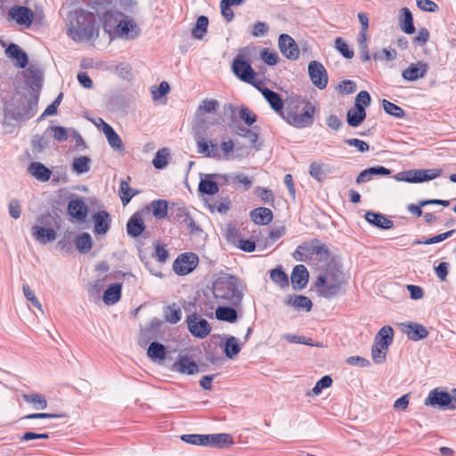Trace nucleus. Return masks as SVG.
Wrapping results in <instances>:
<instances>
[{
	"instance_id": "nucleus-49",
	"label": "nucleus",
	"mask_w": 456,
	"mask_h": 456,
	"mask_svg": "<svg viewBox=\"0 0 456 456\" xmlns=\"http://www.w3.org/2000/svg\"><path fill=\"white\" fill-rule=\"evenodd\" d=\"M50 133L57 142H64L69 137V129L64 126H52L45 130V134Z\"/></svg>"
},
{
	"instance_id": "nucleus-17",
	"label": "nucleus",
	"mask_w": 456,
	"mask_h": 456,
	"mask_svg": "<svg viewBox=\"0 0 456 456\" xmlns=\"http://www.w3.org/2000/svg\"><path fill=\"white\" fill-rule=\"evenodd\" d=\"M401 330L413 341L423 339L428 336V330L419 323L407 322L401 323Z\"/></svg>"
},
{
	"instance_id": "nucleus-30",
	"label": "nucleus",
	"mask_w": 456,
	"mask_h": 456,
	"mask_svg": "<svg viewBox=\"0 0 456 456\" xmlns=\"http://www.w3.org/2000/svg\"><path fill=\"white\" fill-rule=\"evenodd\" d=\"M250 217L255 224L264 225L271 223L273 212L267 208H257L251 211Z\"/></svg>"
},
{
	"instance_id": "nucleus-32",
	"label": "nucleus",
	"mask_w": 456,
	"mask_h": 456,
	"mask_svg": "<svg viewBox=\"0 0 456 456\" xmlns=\"http://www.w3.org/2000/svg\"><path fill=\"white\" fill-rule=\"evenodd\" d=\"M241 350L239 339L233 336H227L224 343V352L227 358H235Z\"/></svg>"
},
{
	"instance_id": "nucleus-3",
	"label": "nucleus",
	"mask_w": 456,
	"mask_h": 456,
	"mask_svg": "<svg viewBox=\"0 0 456 456\" xmlns=\"http://www.w3.org/2000/svg\"><path fill=\"white\" fill-rule=\"evenodd\" d=\"M213 294L219 303L238 305L243 297V287L234 276H221L213 284Z\"/></svg>"
},
{
	"instance_id": "nucleus-22",
	"label": "nucleus",
	"mask_w": 456,
	"mask_h": 456,
	"mask_svg": "<svg viewBox=\"0 0 456 456\" xmlns=\"http://www.w3.org/2000/svg\"><path fill=\"white\" fill-rule=\"evenodd\" d=\"M308 271L303 265H296L291 273V283L295 289H302L308 281Z\"/></svg>"
},
{
	"instance_id": "nucleus-45",
	"label": "nucleus",
	"mask_w": 456,
	"mask_h": 456,
	"mask_svg": "<svg viewBox=\"0 0 456 456\" xmlns=\"http://www.w3.org/2000/svg\"><path fill=\"white\" fill-rule=\"evenodd\" d=\"M90 158L86 156H80L75 158L72 163V170L77 174H84L90 170Z\"/></svg>"
},
{
	"instance_id": "nucleus-37",
	"label": "nucleus",
	"mask_w": 456,
	"mask_h": 456,
	"mask_svg": "<svg viewBox=\"0 0 456 456\" xmlns=\"http://www.w3.org/2000/svg\"><path fill=\"white\" fill-rule=\"evenodd\" d=\"M220 176V175L213 174V175H208V178L201 180L199 184V190L200 192L208 194V195H214L218 192L219 187L218 184L209 178H214Z\"/></svg>"
},
{
	"instance_id": "nucleus-63",
	"label": "nucleus",
	"mask_w": 456,
	"mask_h": 456,
	"mask_svg": "<svg viewBox=\"0 0 456 456\" xmlns=\"http://www.w3.org/2000/svg\"><path fill=\"white\" fill-rule=\"evenodd\" d=\"M396 55L397 54H396L395 50L384 48L379 52H376L373 54V59L380 60V61H382V60L392 61L396 58Z\"/></svg>"
},
{
	"instance_id": "nucleus-55",
	"label": "nucleus",
	"mask_w": 456,
	"mask_h": 456,
	"mask_svg": "<svg viewBox=\"0 0 456 456\" xmlns=\"http://www.w3.org/2000/svg\"><path fill=\"white\" fill-rule=\"evenodd\" d=\"M179 216L182 218L183 224L189 230L190 232L200 231V228L186 210L181 209Z\"/></svg>"
},
{
	"instance_id": "nucleus-47",
	"label": "nucleus",
	"mask_w": 456,
	"mask_h": 456,
	"mask_svg": "<svg viewBox=\"0 0 456 456\" xmlns=\"http://www.w3.org/2000/svg\"><path fill=\"white\" fill-rule=\"evenodd\" d=\"M129 181L130 177H127L126 180H122L120 183L119 197L124 206L127 205L134 195L129 186Z\"/></svg>"
},
{
	"instance_id": "nucleus-4",
	"label": "nucleus",
	"mask_w": 456,
	"mask_h": 456,
	"mask_svg": "<svg viewBox=\"0 0 456 456\" xmlns=\"http://www.w3.org/2000/svg\"><path fill=\"white\" fill-rule=\"evenodd\" d=\"M37 100L21 97L16 104H9L5 107L3 118V126H12V121L20 122L30 118L35 114Z\"/></svg>"
},
{
	"instance_id": "nucleus-46",
	"label": "nucleus",
	"mask_w": 456,
	"mask_h": 456,
	"mask_svg": "<svg viewBox=\"0 0 456 456\" xmlns=\"http://www.w3.org/2000/svg\"><path fill=\"white\" fill-rule=\"evenodd\" d=\"M75 245L81 253L88 252L93 245L91 235L87 232L80 234L77 237Z\"/></svg>"
},
{
	"instance_id": "nucleus-5",
	"label": "nucleus",
	"mask_w": 456,
	"mask_h": 456,
	"mask_svg": "<svg viewBox=\"0 0 456 456\" xmlns=\"http://www.w3.org/2000/svg\"><path fill=\"white\" fill-rule=\"evenodd\" d=\"M314 109L307 103L300 102L296 105H288L281 112L282 118L289 125L303 128L309 126L314 122Z\"/></svg>"
},
{
	"instance_id": "nucleus-14",
	"label": "nucleus",
	"mask_w": 456,
	"mask_h": 456,
	"mask_svg": "<svg viewBox=\"0 0 456 456\" xmlns=\"http://www.w3.org/2000/svg\"><path fill=\"white\" fill-rule=\"evenodd\" d=\"M425 405L439 406L441 408H448L452 410V397L451 393L438 391L433 389L429 392L425 400Z\"/></svg>"
},
{
	"instance_id": "nucleus-20",
	"label": "nucleus",
	"mask_w": 456,
	"mask_h": 456,
	"mask_svg": "<svg viewBox=\"0 0 456 456\" xmlns=\"http://www.w3.org/2000/svg\"><path fill=\"white\" fill-rule=\"evenodd\" d=\"M208 438L206 440L205 446L216 447V448H227L234 444L233 438L229 434H213L206 435Z\"/></svg>"
},
{
	"instance_id": "nucleus-42",
	"label": "nucleus",
	"mask_w": 456,
	"mask_h": 456,
	"mask_svg": "<svg viewBox=\"0 0 456 456\" xmlns=\"http://www.w3.org/2000/svg\"><path fill=\"white\" fill-rule=\"evenodd\" d=\"M208 19L206 16H200L191 30L192 37L196 39H202L208 31Z\"/></svg>"
},
{
	"instance_id": "nucleus-64",
	"label": "nucleus",
	"mask_w": 456,
	"mask_h": 456,
	"mask_svg": "<svg viewBox=\"0 0 456 456\" xmlns=\"http://www.w3.org/2000/svg\"><path fill=\"white\" fill-rule=\"evenodd\" d=\"M370 104V96L367 91H361L355 98V108H365Z\"/></svg>"
},
{
	"instance_id": "nucleus-26",
	"label": "nucleus",
	"mask_w": 456,
	"mask_h": 456,
	"mask_svg": "<svg viewBox=\"0 0 456 456\" xmlns=\"http://www.w3.org/2000/svg\"><path fill=\"white\" fill-rule=\"evenodd\" d=\"M144 223L139 213L134 214L126 224L127 233L132 237H138L144 231Z\"/></svg>"
},
{
	"instance_id": "nucleus-56",
	"label": "nucleus",
	"mask_w": 456,
	"mask_h": 456,
	"mask_svg": "<svg viewBox=\"0 0 456 456\" xmlns=\"http://www.w3.org/2000/svg\"><path fill=\"white\" fill-rule=\"evenodd\" d=\"M309 174L315 180L319 182L322 181L325 176L324 165L318 162H313L309 167Z\"/></svg>"
},
{
	"instance_id": "nucleus-18",
	"label": "nucleus",
	"mask_w": 456,
	"mask_h": 456,
	"mask_svg": "<svg viewBox=\"0 0 456 456\" xmlns=\"http://www.w3.org/2000/svg\"><path fill=\"white\" fill-rule=\"evenodd\" d=\"M125 15L117 11H108L103 13L102 16V23L104 30L111 35L115 31V29L118 27L120 21L123 20Z\"/></svg>"
},
{
	"instance_id": "nucleus-44",
	"label": "nucleus",
	"mask_w": 456,
	"mask_h": 456,
	"mask_svg": "<svg viewBox=\"0 0 456 456\" xmlns=\"http://www.w3.org/2000/svg\"><path fill=\"white\" fill-rule=\"evenodd\" d=\"M169 156L170 152L167 148H162L159 150L152 160L154 167L157 169H162L166 167L168 163Z\"/></svg>"
},
{
	"instance_id": "nucleus-9",
	"label": "nucleus",
	"mask_w": 456,
	"mask_h": 456,
	"mask_svg": "<svg viewBox=\"0 0 456 456\" xmlns=\"http://www.w3.org/2000/svg\"><path fill=\"white\" fill-rule=\"evenodd\" d=\"M50 217V216H41L37 218V222L40 224H36L32 226L31 232L32 236L35 238L37 241L41 244H46L48 242H53L57 238V232L53 228L44 227L43 224H46V218Z\"/></svg>"
},
{
	"instance_id": "nucleus-35",
	"label": "nucleus",
	"mask_w": 456,
	"mask_h": 456,
	"mask_svg": "<svg viewBox=\"0 0 456 456\" xmlns=\"http://www.w3.org/2000/svg\"><path fill=\"white\" fill-rule=\"evenodd\" d=\"M400 28L406 34H412L415 31L413 18L411 11L403 7L400 12Z\"/></svg>"
},
{
	"instance_id": "nucleus-34",
	"label": "nucleus",
	"mask_w": 456,
	"mask_h": 456,
	"mask_svg": "<svg viewBox=\"0 0 456 456\" xmlns=\"http://www.w3.org/2000/svg\"><path fill=\"white\" fill-rule=\"evenodd\" d=\"M22 398L27 403L30 404L34 410H45L47 407V401L41 394H24Z\"/></svg>"
},
{
	"instance_id": "nucleus-60",
	"label": "nucleus",
	"mask_w": 456,
	"mask_h": 456,
	"mask_svg": "<svg viewBox=\"0 0 456 456\" xmlns=\"http://www.w3.org/2000/svg\"><path fill=\"white\" fill-rule=\"evenodd\" d=\"M170 90V86L167 82L162 81L159 86H151V92L152 94L153 100H157L164 95H166Z\"/></svg>"
},
{
	"instance_id": "nucleus-25",
	"label": "nucleus",
	"mask_w": 456,
	"mask_h": 456,
	"mask_svg": "<svg viewBox=\"0 0 456 456\" xmlns=\"http://www.w3.org/2000/svg\"><path fill=\"white\" fill-rule=\"evenodd\" d=\"M28 173L40 182H47L52 171L40 162H32L28 167Z\"/></svg>"
},
{
	"instance_id": "nucleus-19",
	"label": "nucleus",
	"mask_w": 456,
	"mask_h": 456,
	"mask_svg": "<svg viewBox=\"0 0 456 456\" xmlns=\"http://www.w3.org/2000/svg\"><path fill=\"white\" fill-rule=\"evenodd\" d=\"M68 213L77 221L83 222L87 216L88 208L80 199L71 200L68 205Z\"/></svg>"
},
{
	"instance_id": "nucleus-51",
	"label": "nucleus",
	"mask_w": 456,
	"mask_h": 456,
	"mask_svg": "<svg viewBox=\"0 0 456 456\" xmlns=\"http://www.w3.org/2000/svg\"><path fill=\"white\" fill-rule=\"evenodd\" d=\"M332 385V379L330 376H323L319 379L311 392L307 395H319L324 388H328Z\"/></svg>"
},
{
	"instance_id": "nucleus-27",
	"label": "nucleus",
	"mask_w": 456,
	"mask_h": 456,
	"mask_svg": "<svg viewBox=\"0 0 456 456\" xmlns=\"http://www.w3.org/2000/svg\"><path fill=\"white\" fill-rule=\"evenodd\" d=\"M286 304L295 309L310 312L313 303L310 298L305 296L293 295L286 299Z\"/></svg>"
},
{
	"instance_id": "nucleus-33",
	"label": "nucleus",
	"mask_w": 456,
	"mask_h": 456,
	"mask_svg": "<svg viewBox=\"0 0 456 456\" xmlns=\"http://www.w3.org/2000/svg\"><path fill=\"white\" fill-rule=\"evenodd\" d=\"M219 107L220 103L218 101L206 98L199 104L196 114L198 117H201L206 114H215Z\"/></svg>"
},
{
	"instance_id": "nucleus-2",
	"label": "nucleus",
	"mask_w": 456,
	"mask_h": 456,
	"mask_svg": "<svg viewBox=\"0 0 456 456\" xmlns=\"http://www.w3.org/2000/svg\"><path fill=\"white\" fill-rule=\"evenodd\" d=\"M345 283L344 273L336 262L330 261L316 279L315 286L321 297L330 298L337 296Z\"/></svg>"
},
{
	"instance_id": "nucleus-38",
	"label": "nucleus",
	"mask_w": 456,
	"mask_h": 456,
	"mask_svg": "<svg viewBox=\"0 0 456 456\" xmlns=\"http://www.w3.org/2000/svg\"><path fill=\"white\" fill-rule=\"evenodd\" d=\"M394 338V330L391 326L386 325L382 327L377 333L374 342L379 343L384 346L389 347Z\"/></svg>"
},
{
	"instance_id": "nucleus-40",
	"label": "nucleus",
	"mask_w": 456,
	"mask_h": 456,
	"mask_svg": "<svg viewBox=\"0 0 456 456\" xmlns=\"http://www.w3.org/2000/svg\"><path fill=\"white\" fill-rule=\"evenodd\" d=\"M366 117L365 109L355 108L348 110L347 112V123L353 127H356L362 124Z\"/></svg>"
},
{
	"instance_id": "nucleus-11",
	"label": "nucleus",
	"mask_w": 456,
	"mask_h": 456,
	"mask_svg": "<svg viewBox=\"0 0 456 456\" xmlns=\"http://www.w3.org/2000/svg\"><path fill=\"white\" fill-rule=\"evenodd\" d=\"M186 322L189 331L196 338H204L211 331V326L208 322L199 314L189 315Z\"/></svg>"
},
{
	"instance_id": "nucleus-29",
	"label": "nucleus",
	"mask_w": 456,
	"mask_h": 456,
	"mask_svg": "<svg viewBox=\"0 0 456 456\" xmlns=\"http://www.w3.org/2000/svg\"><path fill=\"white\" fill-rule=\"evenodd\" d=\"M365 219L371 224L381 229H390L393 227V222L385 216L368 211L365 214Z\"/></svg>"
},
{
	"instance_id": "nucleus-16",
	"label": "nucleus",
	"mask_w": 456,
	"mask_h": 456,
	"mask_svg": "<svg viewBox=\"0 0 456 456\" xmlns=\"http://www.w3.org/2000/svg\"><path fill=\"white\" fill-rule=\"evenodd\" d=\"M171 370L181 374L193 375L199 372L197 363L188 355H179L171 367Z\"/></svg>"
},
{
	"instance_id": "nucleus-10",
	"label": "nucleus",
	"mask_w": 456,
	"mask_h": 456,
	"mask_svg": "<svg viewBox=\"0 0 456 456\" xmlns=\"http://www.w3.org/2000/svg\"><path fill=\"white\" fill-rule=\"evenodd\" d=\"M140 35V28L136 22L130 17L125 16L118 27L115 29L111 37H118L125 40H133Z\"/></svg>"
},
{
	"instance_id": "nucleus-28",
	"label": "nucleus",
	"mask_w": 456,
	"mask_h": 456,
	"mask_svg": "<svg viewBox=\"0 0 456 456\" xmlns=\"http://www.w3.org/2000/svg\"><path fill=\"white\" fill-rule=\"evenodd\" d=\"M257 88L261 91L264 98L267 101V102L270 104V106L274 111L282 112L283 102L277 93L268 88L262 89L259 86Z\"/></svg>"
},
{
	"instance_id": "nucleus-36",
	"label": "nucleus",
	"mask_w": 456,
	"mask_h": 456,
	"mask_svg": "<svg viewBox=\"0 0 456 456\" xmlns=\"http://www.w3.org/2000/svg\"><path fill=\"white\" fill-rule=\"evenodd\" d=\"M7 54L14 59L20 68H24L28 64L27 54L15 44H11L6 49Z\"/></svg>"
},
{
	"instance_id": "nucleus-31",
	"label": "nucleus",
	"mask_w": 456,
	"mask_h": 456,
	"mask_svg": "<svg viewBox=\"0 0 456 456\" xmlns=\"http://www.w3.org/2000/svg\"><path fill=\"white\" fill-rule=\"evenodd\" d=\"M122 286L119 283H113L110 285L103 294V302L108 305L116 304L121 297Z\"/></svg>"
},
{
	"instance_id": "nucleus-7",
	"label": "nucleus",
	"mask_w": 456,
	"mask_h": 456,
	"mask_svg": "<svg viewBox=\"0 0 456 456\" xmlns=\"http://www.w3.org/2000/svg\"><path fill=\"white\" fill-rule=\"evenodd\" d=\"M232 69L233 73L243 82L253 85L258 87L256 80V73L252 69L251 65L244 61L240 54H238L232 62Z\"/></svg>"
},
{
	"instance_id": "nucleus-6",
	"label": "nucleus",
	"mask_w": 456,
	"mask_h": 456,
	"mask_svg": "<svg viewBox=\"0 0 456 456\" xmlns=\"http://www.w3.org/2000/svg\"><path fill=\"white\" fill-rule=\"evenodd\" d=\"M7 19L23 28H28L34 21L35 12L27 4H16L8 9Z\"/></svg>"
},
{
	"instance_id": "nucleus-48",
	"label": "nucleus",
	"mask_w": 456,
	"mask_h": 456,
	"mask_svg": "<svg viewBox=\"0 0 456 456\" xmlns=\"http://www.w3.org/2000/svg\"><path fill=\"white\" fill-rule=\"evenodd\" d=\"M383 109L388 115L397 118H403L405 116L404 110L398 105L387 101H382Z\"/></svg>"
},
{
	"instance_id": "nucleus-59",
	"label": "nucleus",
	"mask_w": 456,
	"mask_h": 456,
	"mask_svg": "<svg viewBox=\"0 0 456 456\" xmlns=\"http://www.w3.org/2000/svg\"><path fill=\"white\" fill-rule=\"evenodd\" d=\"M220 147L223 152L221 159L227 160L235 159V157L232 155L235 148L234 142L232 140L223 142Z\"/></svg>"
},
{
	"instance_id": "nucleus-24",
	"label": "nucleus",
	"mask_w": 456,
	"mask_h": 456,
	"mask_svg": "<svg viewBox=\"0 0 456 456\" xmlns=\"http://www.w3.org/2000/svg\"><path fill=\"white\" fill-rule=\"evenodd\" d=\"M147 356L154 362L163 363L167 356V348L159 342H151L147 349Z\"/></svg>"
},
{
	"instance_id": "nucleus-39",
	"label": "nucleus",
	"mask_w": 456,
	"mask_h": 456,
	"mask_svg": "<svg viewBox=\"0 0 456 456\" xmlns=\"http://www.w3.org/2000/svg\"><path fill=\"white\" fill-rule=\"evenodd\" d=\"M150 208L157 219H164L167 216L168 204L165 200H155L151 202Z\"/></svg>"
},
{
	"instance_id": "nucleus-21",
	"label": "nucleus",
	"mask_w": 456,
	"mask_h": 456,
	"mask_svg": "<svg viewBox=\"0 0 456 456\" xmlns=\"http://www.w3.org/2000/svg\"><path fill=\"white\" fill-rule=\"evenodd\" d=\"M98 126L102 125V132L105 134L109 144L117 151H121L124 148L123 142L119 135L115 132V130L107 124L102 118H99Z\"/></svg>"
},
{
	"instance_id": "nucleus-13",
	"label": "nucleus",
	"mask_w": 456,
	"mask_h": 456,
	"mask_svg": "<svg viewBox=\"0 0 456 456\" xmlns=\"http://www.w3.org/2000/svg\"><path fill=\"white\" fill-rule=\"evenodd\" d=\"M278 45L281 53L289 60L295 61L299 57V49L295 40L287 34L279 37Z\"/></svg>"
},
{
	"instance_id": "nucleus-62",
	"label": "nucleus",
	"mask_w": 456,
	"mask_h": 456,
	"mask_svg": "<svg viewBox=\"0 0 456 456\" xmlns=\"http://www.w3.org/2000/svg\"><path fill=\"white\" fill-rule=\"evenodd\" d=\"M239 115L240 118L248 126H252L256 120V114L248 108H241Z\"/></svg>"
},
{
	"instance_id": "nucleus-8",
	"label": "nucleus",
	"mask_w": 456,
	"mask_h": 456,
	"mask_svg": "<svg viewBox=\"0 0 456 456\" xmlns=\"http://www.w3.org/2000/svg\"><path fill=\"white\" fill-rule=\"evenodd\" d=\"M199 257L194 253H183L177 256L173 263L175 273L180 276L191 273L198 265Z\"/></svg>"
},
{
	"instance_id": "nucleus-61",
	"label": "nucleus",
	"mask_w": 456,
	"mask_h": 456,
	"mask_svg": "<svg viewBox=\"0 0 456 456\" xmlns=\"http://www.w3.org/2000/svg\"><path fill=\"white\" fill-rule=\"evenodd\" d=\"M335 46L337 50L341 53V54L347 58L352 59L354 57V52L349 49L347 44L340 37L337 38L335 41Z\"/></svg>"
},
{
	"instance_id": "nucleus-41",
	"label": "nucleus",
	"mask_w": 456,
	"mask_h": 456,
	"mask_svg": "<svg viewBox=\"0 0 456 456\" xmlns=\"http://www.w3.org/2000/svg\"><path fill=\"white\" fill-rule=\"evenodd\" d=\"M388 352V347L384 346L379 343H373L371 347V358L373 362L377 364H382L387 360V354Z\"/></svg>"
},
{
	"instance_id": "nucleus-43",
	"label": "nucleus",
	"mask_w": 456,
	"mask_h": 456,
	"mask_svg": "<svg viewBox=\"0 0 456 456\" xmlns=\"http://www.w3.org/2000/svg\"><path fill=\"white\" fill-rule=\"evenodd\" d=\"M216 317L220 321L234 322L237 318V312L228 306H219L216 310Z\"/></svg>"
},
{
	"instance_id": "nucleus-15",
	"label": "nucleus",
	"mask_w": 456,
	"mask_h": 456,
	"mask_svg": "<svg viewBox=\"0 0 456 456\" xmlns=\"http://www.w3.org/2000/svg\"><path fill=\"white\" fill-rule=\"evenodd\" d=\"M428 70V65L423 61L411 63L407 69L403 70L402 77L404 80L413 82L423 78Z\"/></svg>"
},
{
	"instance_id": "nucleus-12",
	"label": "nucleus",
	"mask_w": 456,
	"mask_h": 456,
	"mask_svg": "<svg viewBox=\"0 0 456 456\" xmlns=\"http://www.w3.org/2000/svg\"><path fill=\"white\" fill-rule=\"evenodd\" d=\"M308 73L312 83L319 89H324L328 84V75L324 66L316 61L308 64Z\"/></svg>"
},
{
	"instance_id": "nucleus-1",
	"label": "nucleus",
	"mask_w": 456,
	"mask_h": 456,
	"mask_svg": "<svg viewBox=\"0 0 456 456\" xmlns=\"http://www.w3.org/2000/svg\"><path fill=\"white\" fill-rule=\"evenodd\" d=\"M68 36L77 43H88L99 37L97 16L84 9L70 11L65 20Z\"/></svg>"
},
{
	"instance_id": "nucleus-23",
	"label": "nucleus",
	"mask_w": 456,
	"mask_h": 456,
	"mask_svg": "<svg viewBox=\"0 0 456 456\" xmlns=\"http://www.w3.org/2000/svg\"><path fill=\"white\" fill-rule=\"evenodd\" d=\"M94 222V232L105 234L110 229V218L106 211H99L93 216Z\"/></svg>"
},
{
	"instance_id": "nucleus-50",
	"label": "nucleus",
	"mask_w": 456,
	"mask_h": 456,
	"mask_svg": "<svg viewBox=\"0 0 456 456\" xmlns=\"http://www.w3.org/2000/svg\"><path fill=\"white\" fill-rule=\"evenodd\" d=\"M22 291L23 295L26 297V299L30 302L37 309H38L42 314L44 313L42 304L37 297L35 292L30 288V286L24 284L22 286Z\"/></svg>"
},
{
	"instance_id": "nucleus-52",
	"label": "nucleus",
	"mask_w": 456,
	"mask_h": 456,
	"mask_svg": "<svg viewBox=\"0 0 456 456\" xmlns=\"http://www.w3.org/2000/svg\"><path fill=\"white\" fill-rule=\"evenodd\" d=\"M270 277L273 282L281 288H284L289 284L288 276L281 268L273 269L271 272Z\"/></svg>"
},
{
	"instance_id": "nucleus-58",
	"label": "nucleus",
	"mask_w": 456,
	"mask_h": 456,
	"mask_svg": "<svg viewBox=\"0 0 456 456\" xmlns=\"http://www.w3.org/2000/svg\"><path fill=\"white\" fill-rule=\"evenodd\" d=\"M181 439L188 444H196V445H204L206 444V440L208 439L206 437V435H183L181 436Z\"/></svg>"
},
{
	"instance_id": "nucleus-54",
	"label": "nucleus",
	"mask_w": 456,
	"mask_h": 456,
	"mask_svg": "<svg viewBox=\"0 0 456 456\" xmlns=\"http://www.w3.org/2000/svg\"><path fill=\"white\" fill-rule=\"evenodd\" d=\"M454 232H455V230H451L446 232L433 236L425 240H416L413 242V244L414 245H420V244L429 245V244L438 243V242H441V241L446 240L447 238H449Z\"/></svg>"
},
{
	"instance_id": "nucleus-53",
	"label": "nucleus",
	"mask_w": 456,
	"mask_h": 456,
	"mask_svg": "<svg viewBox=\"0 0 456 456\" xmlns=\"http://www.w3.org/2000/svg\"><path fill=\"white\" fill-rule=\"evenodd\" d=\"M182 318V311L175 305L168 306L165 310V319L169 323H177Z\"/></svg>"
},
{
	"instance_id": "nucleus-57",
	"label": "nucleus",
	"mask_w": 456,
	"mask_h": 456,
	"mask_svg": "<svg viewBox=\"0 0 456 456\" xmlns=\"http://www.w3.org/2000/svg\"><path fill=\"white\" fill-rule=\"evenodd\" d=\"M260 56L265 63L271 66L275 65L279 60L277 53L270 51L268 48H264L260 53Z\"/></svg>"
}]
</instances>
